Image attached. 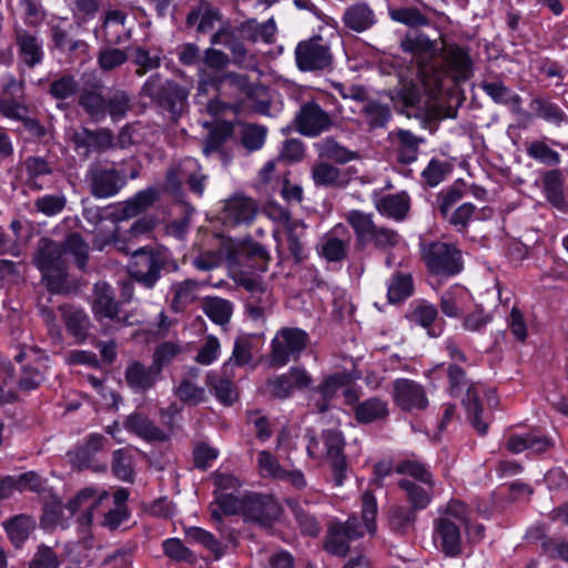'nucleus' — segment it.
Here are the masks:
<instances>
[{
  "label": "nucleus",
  "mask_w": 568,
  "mask_h": 568,
  "mask_svg": "<svg viewBox=\"0 0 568 568\" xmlns=\"http://www.w3.org/2000/svg\"><path fill=\"white\" fill-rule=\"evenodd\" d=\"M393 21L407 26L412 29L428 27L430 19L416 7H399L389 10Z\"/></svg>",
  "instance_id": "nucleus-52"
},
{
  "label": "nucleus",
  "mask_w": 568,
  "mask_h": 568,
  "mask_svg": "<svg viewBox=\"0 0 568 568\" xmlns=\"http://www.w3.org/2000/svg\"><path fill=\"white\" fill-rule=\"evenodd\" d=\"M274 300L268 288L258 291L257 294L248 295L245 301V312L255 322H265L272 313Z\"/></svg>",
  "instance_id": "nucleus-42"
},
{
  "label": "nucleus",
  "mask_w": 568,
  "mask_h": 568,
  "mask_svg": "<svg viewBox=\"0 0 568 568\" xmlns=\"http://www.w3.org/2000/svg\"><path fill=\"white\" fill-rule=\"evenodd\" d=\"M203 312L214 323L224 325L231 320L233 304L221 297H207L203 303Z\"/></svg>",
  "instance_id": "nucleus-55"
},
{
  "label": "nucleus",
  "mask_w": 568,
  "mask_h": 568,
  "mask_svg": "<svg viewBox=\"0 0 568 568\" xmlns=\"http://www.w3.org/2000/svg\"><path fill=\"white\" fill-rule=\"evenodd\" d=\"M24 183L32 191H41L54 174V162L38 155L28 156L23 162Z\"/></svg>",
  "instance_id": "nucleus-22"
},
{
  "label": "nucleus",
  "mask_w": 568,
  "mask_h": 568,
  "mask_svg": "<svg viewBox=\"0 0 568 568\" xmlns=\"http://www.w3.org/2000/svg\"><path fill=\"white\" fill-rule=\"evenodd\" d=\"M551 442L544 435L537 433H527L525 435H511L507 440V449L510 453L518 454L524 450L534 453H544L551 447Z\"/></svg>",
  "instance_id": "nucleus-41"
},
{
  "label": "nucleus",
  "mask_w": 568,
  "mask_h": 568,
  "mask_svg": "<svg viewBox=\"0 0 568 568\" xmlns=\"http://www.w3.org/2000/svg\"><path fill=\"white\" fill-rule=\"evenodd\" d=\"M316 148L321 158H326L341 164L358 158L356 152L347 150L332 138L323 139L316 144Z\"/></svg>",
  "instance_id": "nucleus-53"
},
{
  "label": "nucleus",
  "mask_w": 568,
  "mask_h": 568,
  "mask_svg": "<svg viewBox=\"0 0 568 568\" xmlns=\"http://www.w3.org/2000/svg\"><path fill=\"white\" fill-rule=\"evenodd\" d=\"M9 539L20 547L36 528V520L28 515H17L3 523Z\"/></svg>",
  "instance_id": "nucleus-44"
},
{
  "label": "nucleus",
  "mask_w": 568,
  "mask_h": 568,
  "mask_svg": "<svg viewBox=\"0 0 568 568\" xmlns=\"http://www.w3.org/2000/svg\"><path fill=\"white\" fill-rule=\"evenodd\" d=\"M308 342V334L301 328H281L271 342L270 365L272 367H283L291 359L296 361L307 347Z\"/></svg>",
  "instance_id": "nucleus-6"
},
{
  "label": "nucleus",
  "mask_w": 568,
  "mask_h": 568,
  "mask_svg": "<svg viewBox=\"0 0 568 568\" xmlns=\"http://www.w3.org/2000/svg\"><path fill=\"white\" fill-rule=\"evenodd\" d=\"M281 514L282 507L272 496L257 493L244 495V508H242L244 521L270 528L278 520Z\"/></svg>",
  "instance_id": "nucleus-9"
},
{
  "label": "nucleus",
  "mask_w": 568,
  "mask_h": 568,
  "mask_svg": "<svg viewBox=\"0 0 568 568\" xmlns=\"http://www.w3.org/2000/svg\"><path fill=\"white\" fill-rule=\"evenodd\" d=\"M125 382L135 392H145L155 386L161 378L160 368L152 363L145 366L140 362H132L125 369Z\"/></svg>",
  "instance_id": "nucleus-27"
},
{
  "label": "nucleus",
  "mask_w": 568,
  "mask_h": 568,
  "mask_svg": "<svg viewBox=\"0 0 568 568\" xmlns=\"http://www.w3.org/2000/svg\"><path fill=\"white\" fill-rule=\"evenodd\" d=\"M354 417L357 423L368 425L381 423L388 418V403L381 397H371L355 405Z\"/></svg>",
  "instance_id": "nucleus-33"
},
{
  "label": "nucleus",
  "mask_w": 568,
  "mask_h": 568,
  "mask_svg": "<svg viewBox=\"0 0 568 568\" xmlns=\"http://www.w3.org/2000/svg\"><path fill=\"white\" fill-rule=\"evenodd\" d=\"M366 123L371 130L384 128L392 118V110L387 104L368 100L362 109Z\"/></svg>",
  "instance_id": "nucleus-56"
},
{
  "label": "nucleus",
  "mask_w": 568,
  "mask_h": 568,
  "mask_svg": "<svg viewBox=\"0 0 568 568\" xmlns=\"http://www.w3.org/2000/svg\"><path fill=\"white\" fill-rule=\"evenodd\" d=\"M470 292L462 285L450 286L440 297V310L448 317L460 316L471 304Z\"/></svg>",
  "instance_id": "nucleus-32"
},
{
  "label": "nucleus",
  "mask_w": 568,
  "mask_h": 568,
  "mask_svg": "<svg viewBox=\"0 0 568 568\" xmlns=\"http://www.w3.org/2000/svg\"><path fill=\"white\" fill-rule=\"evenodd\" d=\"M423 258L428 271L437 275L453 276L463 270L460 251L453 244L433 242L423 248Z\"/></svg>",
  "instance_id": "nucleus-7"
},
{
  "label": "nucleus",
  "mask_w": 568,
  "mask_h": 568,
  "mask_svg": "<svg viewBox=\"0 0 568 568\" xmlns=\"http://www.w3.org/2000/svg\"><path fill=\"white\" fill-rule=\"evenodd\" d=\"M33 264L42 274V281L52 293L63 290L68 278V265L59 242L41 239L33 254Z\"/></svg>",
  "instance_id": "nucleus-2"
},
{
  "label": "nucleus",
  "mask_w": 568,
  "mask_h": 568,
  "mask_svg": "<svg viewBox=\"0 0 568 568\" xmlns=\"http://www.w3.org/2000/svg\"><path fill=\"white\" fill-rule=\"evenodd\" d=\"M172 82L173 80L165 79L160 73H153L141 87L140 94L158 105Z\"/></svg>",
  "instance_id": "nucleus-63"
},
{
  "label": "nucleus",
  "mask_w": 568,
  "mask_h": 568,
  "mask_svg": "<svg viewBox=\"0 0 568 568\" xmlns=\"http://www.w3.org/2000/svg\"><path fill=\"white\" fill-rule=\"evenodd\" d=\"M447 377L452 395H459L466 387V395L462 403L466 409L467 418L478 434L485 435L488 430V423L483 420L480 417L483 412V407L479 402L481 386L478 383H469L466 372L457 364L448 365Z\"/></svg>",
  "instance_id": "nucleus-4"
},
{
  "label": "nucleus",
  "mask_w": 568,
  "mask_h": 568,
  "mask_svg": "<svg viewBox=\"0 0 568 568\" xmlns=\"http://www.w3.org/2000/svg\"><path fill=\"white\" fill-rule=\"evenodd\" d=\"M565 176L560 170H549L541 175V185L545 196L552 206L566 211L567 202L564 195Z\"/></svg>",
  "instance_id": "nucleus-38"
},
{
  "label": "nucleus",
  "mask_w": 568,
  "mask_h": 568,
  "mask_svg": "<svg viewBox=\"0 0 568 568\" xmlns=\"http://www.w3.org/2000/svg\"><path fill=\"white\" fill-rule=\"evenodd\" d=\"M213 85L217 94L230 100L236 109L242 108L245 98L253 100L260 95L261 91H264L263 87L250 82L247 75L233 71H226L215 77Z\"/></svg>",
  "instance_id": "nucleus-8"
},
{
  "label": "nucleus",
  "mask_w": 568,
  "mask_h": 568,
  "mask_svg": "<svg viewBox=\"0 0 568 568\" xmlns=\"http://www.w3.org/2000/svg\"><path fill=\"white\" fill-rule=\"evenodd\" d=\"M257 214L256 202L242 194H235L227 199L223 210L225 225L237 226L251 224Z\"/></svg>",
  "instance_id": "nucleus-20"
},
{
  "label": "nucleus",
  "mask_w": 568,
  "mask_h": 568,
  "mask_svg": "<svg viewBox=\"0 0 568 568\" xmlns=\"http://www.w3.org/2000/svg\"><path fill=\"white\" fill-rule=\"evenodd\" d=\"M169 262L168 251L143 246L134 248L128 265V273L134 282L152 290L161 277V272Z\"/></svg>",
  "instance_id": "nucleus-3"
},
{
  "label": "nucleus",
  "mask_w": 568,
  "mask_h": 568,
  "mask_svg": "<svg viewBox=\"0 0 568 568\" xmlns=\"http://www.w3.org/2000/svg\"><path fill=\"white\" fill-rule=\"evenodd\" d=\"M342 22L348 30L362 33L373 28L377 19L373 8L367 2L361 1L346 7Z\"/></svg>",
  "instance_id": "nucleus-25"
},
{
  "label": "nucleus",
  "mask_w": 568,
  "mask_h": 568,
  "mask_svg": "<svg viewBox=\"0 0 568 568\" xmlns=\"http://www.w3.org/2000/svg\"><path fill=\"white\" fill-rule=\"evenodd\" d=\"M87 182L94 197L105 199L115 195L124 186L125 178L119 170L98 162L90 165Z\"/></svg>",
  "instance_id": "nucleus-13"
},
{
  "label": "nucleus",
  "mask_w": 568,
  "mask_h": 568,
  "mask_svg": "<svg viewBox=\"0 0 568 568\" xmlns=\"http://www.w3.org/2000/svg\"><path fill=\"white\" fill-rule=\"evenodd\" d=\"M105 98L102 94V84L98 80L84 82L79 92V105L94 121H101L106 116Z\"/></svg>",
  "instance_id": "nucleus-24"
},
{
  "label": "nucleus",
  "mask_w": 568,
  "mask_h": 568,
  "mask_svg": "<svg viewBox=\"0 0 568 568\" xmlns=\"http://www.w3.org/2000/svg\"><path fill=\"white\" fill-rule=\"evenodd\" d=\"M395 473L412 477L416 483L435 484L428 467L417 459H403L395 465Z\"/></svg>",
  "instance_id": "nucleus-57"
},
{
  "label": "nucleus",
  "mask_w": 568,
  "mask_h": 568,
  "mask_svg": "<svg viewBox=\"0 0 568 568\" xmlns=\"http://www.w3.org/2000/svg\"><path fill=\"white\" fill-rule=\"evenodd\" d=\"M440 58L445 72L455 81H466L473 75V60L466 48L457 43H444Z\"/></svg>",
  "instance_id": "nucleus-15"
},
{
  "label": "nucleus",
  "mask_w": 568,
  "mask_h": 568,
  "mask_svg": "<svg viewBox=\"0 0 568 568\" xmlns=\"http://www.w3.org/2000/svg\"><path fill=\"white\" fill-rule=\"evenodd\" d=\"M345 219L354 231L356 244L362 247L369 244V239L376 227L373 215L358 210H352L346 214Z\"/></svg>",
  "instance_id": "nucleus-43"
},
{
  "label": "nucleus",
  "mask_w": 568,
  "mask_h": 568,
  "mask_svg": "<svg viewBox=\"0 0 568 568\" xmlns=\"http://www.w3.org/2000/svg\"><path fill=\"white\" fill-rule=\"evenodd\" d=\"M294 125L302 135L315 138L327 132L334 125V120L318 103L308 101L301 105Z\"/></svg>",
  "instance_id": "nucleus-12"
},
{
  "label": "nucleus",
  "mask_w": 568,
  "mask_h": 568,
  "mask_svg": "<svg viewBox=\"0 0 568 568\" xmlns=\"http://www.w3.org/2000/svg\"><path fill=\"white\" fill-rule=\"evenodd\" d=\"M186 538L197 542L209 549L215 557L220 559L224 555V547L215 538L213 534L200 527H190L185 530Z\"/></svg>",
  "instance_id": "nucleus-61"
},
{
  "label": "nucleus",
  "mask_w": 568,
  "mask_h": 568,
  "mask_svg": "<svg viewBox=\"0 0 568 568\" xmlns=\"http://www.w3.org/2000/svg\"><path fill=\"white\" fill-rule=\"evenodd\" d=\"M434 540L440 544L443 552L448 557L457 556L462 551L459 528L448 517H442L435 521Z\"/></svg>",
  "instance_id": "nucleus-26"
},
{
  "label": "nucleus",
  "mask_w": 568,
  "mask_h": 568,
  "mask_svg": "<svg viewBox=\"0 0 568 568\" xmlns=\"http://www.w3.org/2000/svg\"><path fill=\"white\" fill-rule=\"evenodd\" d=\"M394 134L397 138L395 149L397 161L402 164L415 162L418 158L419 145L424 142V139L404 129H398Z\"/></svg>",
  "instance_id": "nucleus-40"
},
{
  "label": "nucleus",
  "mask_w": 568,
  "mask_h": 568,
  "mask_svg": "<svg viewBox=\"0 0 568 568\" xmlns=\"http://www.w3.org/2000/svg\"><path fill=\"white\" fill-rule=\"evenodd\" d=\"M348 375L345 373H335L323 379L320 386L314 389V404L318 413H325L331 407V400L337 392L348 383Z\"/></svg>",
  "instance_id": "nucleus-31"
},
{
  "label": "nucleus",
  "mask_w": 568,
  "mask_h": 568,
  "mask_svg": "<svg viewBox=\"0 0 568 568\" xmlns=\"http://www.w3.org/2000/svg\"><path fill=\"white\" fill-rule=\"evenodd\" d=\"M126 13L122 10H108L103 17L101 28L95 34L111 45L125 42L130 38V30L125 27Z\"/></svg>",
  "instance_id": "nucleus-23"
},
{
  "label": "nucleus",
  "mask_w": 568,
  "mask_h": 568,
  "mask_svg": "<svg viewBox=\"0 0 568 568\" xmlns=\"http://www.w3.org/2000/svg\"><path fill=\"white\" fill-rule=\"evenodd\" d=\"M75 151L88 156L91 152H104L113 145V134L109 129L91 131L82 128L74 131L71 138Z\"/></svg>",
  "instance_id": "nucleus-21"
},
{
  "label": "nucleus",
  "mask_w": 568,
  "mask_h": 568,
  "mask_svg": "<svg viewBox=\"0 0 568 568\" xmlns=\"http://www.w3.org/2000/svg\"><path fill=\"white\" fill-rule=\"evenodd\" d=\"M398 487L405 493L408 507L415 511L427 508L434 495V484H420L403 478L398 481Z\"/></svg>",
  "instance_id": "nucleus-36"
},
{
  "label": "nucleus",
  "mask_w": 568,
  "mask_h": 568,
  "mask_svg": "<svg viewBox=\"0 0 568 568\" xmlns=\"http://www.w3.org/2000/svg\"><path fill=\"white\" fill-rule=\"evenodd\" d=\"M63 247V254H69L74 258L75 265L84 271L89 260L90 246L83 236L77 232L69 233L64 241L60 243Z\"/></svg>",
  "instance_id": "nucleus-48"
},
{
  "label": "nucleus",
  "mask_w": 568,
  "mask_h": 568,
  "mask_svg": "<svg viewBox=\"0 0 568 568\" xmlns=\"http://www.w3.org/2000/svg\"><path fill=\"white\" fill-rule=\"evenodd\" d=\"M197 287L199 283L190 278L173 283L171 286L173 293L171 308L176 313L184 311V308L195 300Z\"/></svg>",
  "instance_id": "nucleus-51"
},
{
  "label": "nucleus",
  "mask_w": 568,
  "mask_h": 568,
  "mask_svg": "<svg viewBox=\"0 0 568 568\" xmlns=\"http://www.w3.org/2000/svg\"><path fill=\"white\" fill-rule=\"evenodd\" d=\"M405 316L410 324L426 328L429 336L436 337L442 332L440 328L435 331L433 326L438 317V311L435 305L426 301H414L410 303Z\"/></svg>",
  "instance_id": "nucleus-34"
},
{
  "label": "nucleus",
  "mask_w": 568,
  "mask_h": 568,
  "mask_svg": "<svg viewBox=\"0 0 568 568\" xmlns=\"http://www.w3.org/2000/svg\"><path fill=\"white\" fill-rule=\"evenodd\" d=\"M125 428L146 442H165L170 435L141 414H132L125 420Z\"/></svg>",
  "instance_id": "nucleus-39"
},
{
  "label": "nucleus",
  "mask_w": 568,
  "mask_h": 568,
  "mask_svg": "<svg viewBox=\"0 0 568 568\" xmlns=\"http://www.w3.org/2000/svg\"><path fill=\"white\" fill-rule=\"evenodd\" d=\"M59 311L68 333L75 338L77 343H83L88 337L91 326L90 317L87 313L79 307L68 304L60 305Z\"/></svg>",
  "instance_id": "nucleus-28"
},
{
  "label": "nucleus",
  "mask_w": 568,
  "mask_h": 568,
  "mask_svg": "<svg viewBox=\"0 0 568 568\" xmlns=\"http://www.w3.org/2000/svg\"><path fill=\"white\" fill-rule=\"evenodd\" d=\"M126 61L128 54L125 51L112 47L101 49L97 57L98 67L103 72H110L116 68H120Z\"/></svg>",
  "instance_id": "nucleus-64"
},
{
  "label": "nucleus",
  "mask_w": 568,
  "mask_h": 568,
  "mask_svg": "<svg viewBox=\"0 0 568 568\" xmlns=\"http://www.w3.org/2000/svg\"><path fill=\"white\" fill-rule=\"evenodd\" d=\"M387 519L388 526L394 532L404 535L414 526L416 511L406 506H393L388 511Z\"/></svg>",
  "instance_id": "nucleus-54"
},
{
  "label": "nucleus",
  "mask_w": 568,
  "mask_h": 568,
  "mask_svg": "<svg viewBox=\"0 0 568 568\" xmlns=\"http://www.w3.org/2000/svg\"><path fill=\"white\" fill-rule=\"evenodd\" d=\"M14 43L19 62L29 69L40 65L44 59L43 41L36 32L14 27Z\"/></svg>",
  "instance_id": "nucleus-16"
},
{
  "label": "nucleus",
  "mask_w": 568,
  "mask_h": 568,
  "mask_svg": "<svg viewBox=\"0 0 568 568\" xmlns=\"http://www.w3.org/2000/svg\"><path fill=\"white\" fill-rule=\"evenodd\" d=\"M48 92L55 100H67L80 92V89L74 75L62 74L50 83Z\"/></svg>",
  "instance_id": "nucleus-62"
},
{
  "label": "nucleus",
  "mask_w": 568,
  "mask_h": 568,
  "mask_svg": "<svg viewBox=\"0 0 568 568\" xmlns=\"http://www.w3.org/2000/svg\"><path fill=\"white\" fill-rule=\"evenodd\" d=\"M403 51L412 53L414 57L426 55L433 58L437 51L435 41L422 33H407L400 42Z\"/></svg>",
  "instance_id": "nucleus-50"
},
{
  "label": "nucleus",
  "mask_w": 568,
  "mask_h": 568,
  "mask_svg": "<svg viewBox=\"0 0 568 568\" xmlns=\"http://www.w3.org/2000/svg\"><path fill=\"white\" fill-rule=\"evenodd\" d=\"M168 183L172 186H179L183 181L187 183L190 190L201 196L204 192V182L206 176L202 173L197 160L186 158L176 166L168 171Z\"/></svg>",
  "instance_id": "nucleus-18"
},
{
  "label": "nucleus",
  "mask_w": 568,
  "mask_h": 568,
  "mask_svg": "<svg viewBox=\"0 0 568 568\" xmlns=\"http://www.w3.org/2000/svg\"><path fill=\"white\" fill-rule=\"evenodd\" d=\"M322 443L324 457L329 460L335 484L339 486L345 479L347 468L346 458L343 453L345 446L343 433L337 429H326L322 433Z\"/></svg>",
  "instance_id": "nucleus-17"
},
{
  "label": "nucleus",
  "mask_w": 568,
  "mask_h": 568,
  "mask_svg": "<svg viewBox=\"0 0 568 568\" xmlns=\"http://www.w3.org/2000/svg\"><path fill=\"white\" fill-rule=\"evenodd\" d=\"M393 400L405 412L424 410L428 398L424 387L408 378H397L393 383Z\"/></svg>",
  "instance_id": "nucleus-14"
},
{
  "label": "nucleus",
  "mask_w": 568,
  "mask_h": 568,
  "mask_svg": "<svg viewBox=\"0 0 568 568\" xmlns=\"http://www.w3.org/2000/svg\"><path fill=\"white\" fill-rule=\"evenodd\" d=\"M159 192L154 187H148L138 192L133 197L118 204L115 214L121 220L132 219L151 207L158 200Z\"/></svg>",
  "instance_id": "nucleus-30"
},
{
  "label": "nucleus",
  "mask_w": 568,
  "mask_h": 568,
  "mask_svg": "<svg viewBox=\"0 0 568 568\" xmlns=\"http://www.w3.org/2000/svg\"><path fill=\"white\" fill-rule=\"evenodd\" d=\"M92 311L99 322L106 321L119 327L134 325L138 322L131 320L130 315L121 316L114 291L105 282H98L93 287Z\"/></svg>",
  "instance_id": "nucleus-10"
},
{
  "label": "nucleus",
  "mask_w": 568,
  "mask_h": 568,
  "mask_svg": "<svg viewBox=\"0 0 568 568\" xmlns=\"http://www.w3.org/2000/svg\"><path fill=\"white\" fill-rule=\"evenodd\" d=\"M414 291L413 278L409 274L397 272L388 283L387 297L390 303L408 298Z\"/></svg>",
  "instance_id": "nucleus-58"
},
{
  "label": "nucleus",
  "mask_w": 568,
  "mask_h": 568,
  "mask_svg": "<svg viewBox=\"0 0 568 568\" xmlns=\"http://www.w3.org/2000/svg\"><path fill=\"white\" fill-rule=\"evenodd\" d=\"M312 179L317 186H343L347 182L342 171L327 162L313 165Z\"/></svg>",
  "instance_id": "nucleus-49"
},
{
  "label": "nucleus",
  "mask_w": 568,
  "mask_h": 568,
  "mask_svg": "<svg viewBox=\"0 0 568 568\" xmlns=\"http://www.w3.org/2000/svg\"><path fill=\"white\" fill-rule=\"evenodd\" d=\"M529 106L536 118L541 119L547 123L557 128L568 124V114L550 98L536 97L530 101Z\"/></svg>",
  "instance_id": "nucleus-35"
},
{
  "label": "nucleus",
  "mask_w": 568,
  "mask_h": 568,
  "mask_svg": "<svg viewBox=\"0 0 568 568\" xmlns=\"http://www.w3.org/2000/svg\"><path fill=\"white\" fill-rule=\"evenodd\" d=\"M108 497L109 493L104 489L85 487L64 505L60 501L45 505L42 524L48 527L64 529L70 526L71 519L79 514L77 518L78 529L85 534L92 524L93 510Z\"/></svg>",
  "instance_id": "nucleus-1"
},
{
  "label": "nucleus",
  "mask_w": 568,
  "mask_h": 568,
  "mask_svg": "<svg viewBox=\"0 0 568 568\" xmlns=\"http://www.w3.org/2000/svg\"><path fill=\"white\" fill-rule=\"evenodd\" d=\"M106 115L113 121L125 118L132 108V99L130 94L123 90H115L109 94L105 100Z\"/></svg>",
  "instance_id": "nucleus-59"
},
{
  "label": "nucleus",
  "mask_w": 568,
  "mask_h": 568,
  "mask_svg": "<svg viewBox=\"0 0 568 568\" xmlns=\"http://www.w3.org/2000/svg\"><path fill=\"white\" fill-rule=\"evenodd\" d=\"M483 91L489 95L494 102L501 104L519 105L521 98L513 93L501 81L483 82L480 84Z\"/></svg>",
  "instance_id": "nucleus-60"
},
{
  "label": "nucleus",
  "mask_w": 568,
  "mask_h": 568,
  "mask_svg": "<svg viewBox=\"0 0 568 568\" xmlns=\"http://www.w3.org/2000/svg\"><path fill=\"white\" fill-rule=\"evenodd\" d=\"M206 385L216 399L225 406H231L239 399L237 387L229 376V372L226 374L210 372L206 375Z\"/></svg>",
  "instance_id": "nucleus-37"
},
{
  "label": "nucleus",
  "mask_w": 568,
  "mask_h": 568,
  "mask_svg": "<svg viewBox=\"0 0 568 568\" xmlns=\"http://www.w3.org/2000/svg\"><path fill=\"white\" fill-rule=\"evenodd\" d=\"M364 535L356 517L346 521H333L327 529L324 549L334 556L345 557L349 551V544Z\"/></svg>",
  "instance_id": "nucleus-11"
},
{
  "label": "nucleus",
  "mask_w": 568,
  "mask_h": 568,
  "mask_svg": "<svg viewBox=\"0 0 568 568\" xmlns=\"http://www.w3.org/2000/svg\"><path fill=\"white\" fill-rule=\"evenodd\" d=\"M222 14L217 8H214L206 1H202L199 7L192 9L186 18L190 26L199 22L197 31L205 33L213 29L214 23L220 21Z\"/></svg>",
  "instance_id": "nucleus-47"
},
{
  "label": "nucleus",
  "mask_w": 568,
  "mask_h": 568,
  "mask_svg": "<svg viewBox=\"0 0 568 568\" xmlns=\"http://www.w3.org/2000/svg\"><path fill=\"white\" fill-rule=\"evenodd\" d=\"M234 31L230 26L221 27L211 39L212 44H222L226 47L233 55V63L243 67L247 50L245 45L241 42L234 39Z\"/></svg>",
  "instance_id": "nucleus-46"
},
{
  "label": "nucleus",
  "mask_w": 568,
  "mask_h": 568,
  "mask_svg": "<svg viewBox=\"0 0 568 568\" xmlns=\"http://www.w3.org/2000/svg\"><path fill=\"white\" fill-rule=\"evenodd\" d=\"M0 113L8 119L19 121H22L28 114V108L23 100V83L12 75L2 88Z\"/></svg>",
  "instance_id": "nucleus-19"
},
{
  "label": "nucleus",
  "mask_w": 568,
  "mask_h": 568,
  "mask_svg": "<svg viewBox=\"0 0 568 568\" xmlns=\"http://www.w3.org/2000/svg\"><path fill=\"white\" fill-rule=\"evenodd\" d=\"M189 92L173 81L158 105L173 118L180 116L186 109Z\"/></svg>",
  "instance_id": "nucleus-45"
},
{
  "label": "nucleus",
  "mask_w": 568,
  "mask_h": 568,
  "mask_svg": "<svg viewBox=\"0 0 568 568\" xmlns=\"http://www.w3.org/2000/svg\"><path fill=\"white\" fill-rule=\"evenodd\" d=\"M375 207L384 216L403 221L410 210V196L406 191L383 195L375 200Z\"/></svg>",
  "instance_id": "nucleus-29"
},
{
  "label": "nucleus",
  "mask_w": 568,
  "mask_h": 568,
  "mask_svg": "<svg viewBox=\"0 0 568 568\" xmlns=\"http://www.w3.org/2000/svg\"><path fill=\"white\" fill-rule=\"evenodd\" d=\"M294 55L297 69L303 72L329 71L334 64L331 41L321 34L300 41Z\"/></svg>",
  "instance_id": "nucleus-5"
}]
</instances>
